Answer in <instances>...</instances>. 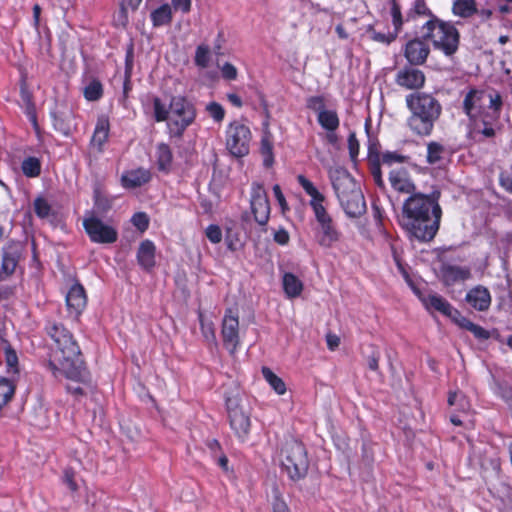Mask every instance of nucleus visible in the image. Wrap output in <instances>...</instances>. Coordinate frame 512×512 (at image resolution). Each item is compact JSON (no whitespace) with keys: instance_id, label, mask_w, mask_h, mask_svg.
<instances>
[{"instance_id":"53","label":"nucleus","mask_w":512,"mask_h":512,"mask_svg":"<svg viewBox=\"0 0 512 512\" xmlns=\"http://www.w3.org/2000/svg\"><path fill=\"white\" fill-rule=\"evenodd\" d=\"M273 193H274V196L276 198V201L278 202L279 206H280V209H281V213L283 215H285L287 212L290 211V207L286 201V198L281 190V187L279 184H275L273 186Z\"/></svg>"},{"instance_id":"48","label":"nucleus","mask_w":512,"mask_h":512,"mask_svg":"<svg viewBox=\"0 0 512 512\" xmlns=\"http://www.w3.org/2000/svg\"><path fill=\"white\" fill-rule=\"evenodd\" d=\"M206 110L209 113L210 117L213 118V120L215 122L219 123V122L223 121V119L225 117V109L218 102H214V101L210 102L206 106Z\"/></svg>"},{"instance_id":"20","label":"nucleus","mask_w":512,"mask_h":512,"mask_svg":"<svg viewBox=\"0 0 512 512\" xmlns=\"http://www.w3.org/2000/svg\"><path fill=\"white\" fill-rule=\"evenodd\" d=\"M66 306L68 313L74 317H79L87 305L86 291L80 283L71 286L66 294Z\"/></svg>"},{"instance_id":"7","label":"nucleus","mask_w":512,"mask_h":512,"mask_svg":"<svg viewBox=\"0 0 512 512\" xmlns=\"http://www.w3.org/2000/svg\"><path fill=\"white\" fill-rule=\"evenodd\" d=\"M170 117L167 130L170 138L182 139L186 129L196 119L197 112L194 104L185 96L174 95L170 98Z\"/></svg>"},{"instance_id":"49","label":"nucleus","mask_w":512,"mask_h":512,"mask_svg":"<svg viewBox=\"0 0 512 512\" xmlns=\"http://www.w3.org/2000/svg\"><path fill=\"white\" fill-rule=\"evenodd\" d=\"M131 223L141 232H145L149 227V217L145 212L133 214Z\"/></svg>"},{"instance_id":"10","label":"nucleus","mask_w":512,"mask_h":512,"mask_svg":"<svg viewBox=\"0 0 512 512\" xmlns=\"http://www.w3.org/2000/svg\"><path fill=\"white\" fill-rule=\"evenodd\" d=\"M252 134L250 128L240 121L229 123L225 131L227 150L235 157H244L249 153Z\"/></svg>"},{"instance_id":"61","label":"nucleus","mask_w":512,"mask_h":512,"mask_svg":"<svg viewBox=\"0 0 512 512\" xmlns=\"http://www.w3.org/2000/svg\"><path fill=\"white\" fill-rule=\"evenodd\" d=\"M274 241L279 245H287L290 241V235L284 228L278 229L273 236Z\"/></svg>"},{"instance_id":"60","label":"nucleus","mask_w":512,"mask_h":512,"mask_svg":"<svg viewBox=\"0 0 512 512\" xmlns=\"http://www.w3.org/2000/svg\"><path fill=\"white\" fill-rule=\"evenodd\" d=\"M221 73L223 78H225L226 80H235L237 78V69L233 64L229 62H226L223 65V67L221 68Z\"/></svg>"},{"instance_id":"16","label":"nucleus","mask_w":512,"mask_h":512,"mask_svg":"<svg viewBox=\"0 0 512 512\" xmlns=\"http://www.w3.org/2000/svg\"><path fill=\"white\" fill-rule=\"evenodd\" d=\"M370 119L365 123V130L368 135V147H367V163L371 176L373 177L374 183L379 188L385 187V182L382 176V170L380 169V156L383 152L380 151L381 145L377 138L371 137L370 135Z\"/></svg>"},{"instance_id":"3","label":"nucleus","mask_w":512,"mask_h":512,"mask_svg":"<svg viewBox=\"0 0 512 512\" xmlns=\"http://www.w3.org/2000/svg\"><path fill=\"white\" fill-rule=\"evenodd\" d=\"M405 104L409 111L406 126L410 132L419 137L430 136L442 114L439 100L431 93L416 91L406 95Z\"/></svg>"},{"instance_id":"57","label":"nucleus","mask_w":512,"mask_h":512,"mask_svg":"<svg viewBox=\"0 0 512 512\" xmlns=\"http://www.w3.org/2000/svg\"><path fill=\"white\" fill-rule=\"evenodd\" d=\"M380 358H381L380 351L378 349L374 348L373 351L371 352V354L367 357L368 368L371 371L378 372V373L380 372V370H379Z\"/></svg>"},{"instance_id":"52","label":"nucleus","mask_w":512,"mask_h":512,"mask_svg":"<svg viewBox=\"0 0 512 512\" xmlns=\"http://www.w3.org/2000/svg\"><path fill=\"white\" fill-rule=\"evenodd\" d=\"M205 235L213 244H218L222 240V230L217 224H210L205 230Z\"/></svg>"},{"instance_id":"15","label":"nucleus","mask_w":512,"mask_h":512,"mask_svg":"<svg viewBox=\"0 0 512 512\" xmlns=\"http://www.w3.org/2000/svg\"><path fill=\"white\" fill-rule=\"evenodd\" d=\"M437 277L448 293H454V287L463 284L472 277L469 267H462L442 262L437 271Z\"/></svg>"},{"instance_id":"28","label":"nucleus","mask_w":512,"mask_h":512,"mask_svg":"<svg viewBox=\"0 0 512 512\" xmlns=\"http://www.w3.org/2000/svg\"><path fill=\"white\" fill-rule=\"evenodd\" d=\"M478 12L476 0H454L452 13L461 18H470Z\"/></svg>"},{"instance_id":"36","label":"nucleus","mask_w":512,"mask_h":512,"mask_svg":"<svg viewBox=\"0 0 512 512\" xmlns=\"http://www.w3.org/2000/svg\"><path fill=\"white\" fill-rule=\"evenodd\" d=\"M21 170L28 178H36L40 176L42 171L40 159L34 156L26 157L21 163Z\"/></svg>"},{"instance_id":"9","label":"nucleus","mask_w":512,"mask_h":512,"mask_svg":"<svg viewBox=\"0 0 512 512\" xmlns=\"http://www.w3.org/2000/svg\"><path fill=\"white\" fill-rule=\"evenodd\" d=\"M225 407L229 425L239 442H246L251 432V417L242 405L241 397L237 395L225 396Z\"/></svg>"},{"instance_id":"33","label":"nucleus","mask_w":512,"mask_h":512,"mask_svg":"<svg viewBox=\"0 0 512 512\" xmlns=\"http://www.w3.org/2000/svg\"><path fill=\"white\" fill-rule=\"evenodd\" d=\"M429 17L431 19L435 16L424 0H415L406 13V22L415 21L419 17Z\"/></svg>"},{"instance_id":"25","label":"nucleus","mask_w":512,"mask_h":512,"mask_svg":"<svg viewBox=\"0 0 512 512\" xmlns=\"http://www.w3.org/2000/svg\"><path fill=\"white\" fill-rule=\"evenodd\" d=\"M19 261V252L12 246L3 250L0 270V280L12 275Z\"/></svg>"},{"instance_id":"5","label":"nucleus","mask_w":512,"mask_h":512,"mask_svg":"<svg viewBox=\"0 0 512 512\" xmlns=\"http://www.w3.org/2000/svg\"><path fill=\"white\" fill-rule=\"evenodd\" d=\"M297 182L311 198L309 205L314 212L315 219L321 230L318 243L323 247H331L340 240L341 232L338 230L333 218L324 206L325 196L320 193L314 184L304 175H298Z\"/></svg>"},{"instance_id":"35","label":"nucleus","mask_w":512,"mask_h":512,"mask_svg":"<svg viewBox=\"0 0 512 512\" xmlns=\"http://www.w3.org/2000/svg\"><path fill=\"white\" fill-rule=\"evenodd\" d=\"M449 318L460 328L468 330L472 332L476 338H480V326L463 316L457 309L453 310Z\"/></svg>"},{"instance_id":"19","label":"nucleus","mask_w":512,"mask_h":512,"mask_svg":"<svg viewBox=\"0 0 512 512\" xmlns=\"http://www.w3.org/2000/svg\"><path fill=\"white\" fill-rule=\"evenodd\" d=\"M430 48L427 39L414 38L409 40L404 47V56L410 65H422L426 62Z\"/></svg>"},{"instance_id":"2","label":"nucleus","mask_w":512,"mask_h":512,"mask_svg":"<svg viewBox=\"0 0 512 512\" xmlns=\"http://www.w3.org/2000/svg\"><path fill=\"white\" fill-rule=\"evenodd\" d=\"M44 329L61 354L59 358L60 367L52 360H49L47 363V368L52 372L53 376L58 377L59 374H62L68 380L77 383H90V372L73 334L62 323L56 321L48 320Z\"/></svg>"},{"instance_id":"63","label":"nucleus","mask_w":512,"mask_h":512,"mask_svg":"<svg viewBox=\"0 0 512 512\" xmlns=\"http://www.w3.org/2000/svg\"><path fill=\"white\" fill-rule=\"evenodd\" d=\"M133 64H134V54H133V46L131 45L129 47V49L127 50L126 56H125L124 74H127V76L132 75Z\"/></svg>"},{"instance_id":"47","label":"nucleus","mask_w":512,"mask_h":512,"mask_svg":"<svg viewBox=\"0 0 512 512\" xmlns=\"http://www.w3.org/2000/svg\"><path fill=\"white\" fill-rule=\"evenodd\" d=\"M486 96L489 100V104L487 105L485 111L501 112L503 101H502V97H501L500 93H498L497 91H494V90H489V91H487Z\"/></svg>"},{"instance_id":"37","label":"nucleus","mask_w":512,"mask_h":512,"mask_svg":"<svg viewBox=\"0 0 512 512\" xmlns=\"http://www.w3.org/2000/svg\"><path fill=\"white\" fill-rule=\"evenodd\" d=\"M153 118L155 122H168L170 117V104L167 106L160 97L152 98Z\"/></svg>"},{"instance_id":"55","label":"nucleus","mask_w":512,"mask_h":512,"mask_svg":"<svg viewBox=\"0 0 512 512\" xmlns=\"http://www.w3.org/2000/svg\"><path fill=\"white\" fill-rule=\"evenodd\" d=\"M63 482L72 492H76L78 490V485L75 481V471L73 470V468H66L64 470Z\"/></svg>"},{"instance_id":"58","label":"nucleus","mask_w":512,"mask_h":512,"mask_svg":"<svg viewBox=\"0 0 512 512\" xmlns=\"http://www.w3.org/2000/svg\"><path fill=\"white\" fill-rule=\"evenodd\" d=\"M502 130L501 124H488L482 123V136L484 137H494L498 132Z\"/></svg>"},{"instance_id":"32","label":"nucleus","mask_w":512,"mask_h":512,"mask_svg":"<svg viewBox=\"0 0 512 512\" xmlns=\"http://www.w3.org/2000/svg\"><path fill=\"white\" fill-rule=\"evenodd\" d=\"M154 27L168 25L172 21V10L169 4H162L151 12L150 15Z\"/></svg>"},{"instance_id":"38","label":"nucleus","mask_w":512,"mask_h":512,"mask_svg":"<svg viewBox=\"0 0 512 512\" xmlns=\"http://www.w3.org/2000/svg\"><path fill=\"white\" fill-rule=\"evenodd\" d=\"M409 160V156L403 155L398 151H385L380 156V167L394 169V165L403 164Z\"/></svg>"},{"instance_id":"22","label":"nucleus","mask_w":512,"mask_h":512,"mask_svg":"<svg viewBox=\"0 0 512 512\" xmlns=\"http://www.w3.org/2000/svg\"><path fill=\"white\" fill-rule=\"evenodd\" d=\"M110 122L107 116H100L97 119L93 135L90 140V146L96 150L98 154L104 152V146L109 139Z\"/></svg>"},{"instance_id":"54","label":"nucleus","mask_w":512,"mask_h":512,"mask_svg":"<svg viewBox=\"0 0 512 512\" xmlns=\"http://www.w3.org/2000/svg\"><path fill=\"white\" fill-rule=\"evenodd\" d=\"M111 206V201L108 198L102 197L99 194L95 195L94 207L99 213L104 214L108 212L111 209Z\"/></svg>"},{"instance_id":"59","label":"nucleus","mask_w":512,"mask_h":512,"mask_svg":"<svg viewBox=\"0 0 512 512\" xmlns=\"http://www.w3.org/2000/svg\"><path fill=\"white\" fill-rule=\"evenodd\" d=\"M20 96H21L22 101L26 104L27 109H31L32 111H34L35 106L33 103V95L27 89L25 84H23L20 88Z\"/></svg>"},{"instance_id":"45","label":"nucleus","mask_w":512,"mask_h":512,"mask_svg":"<svg viewBox=\"0 0 512 512\" xmlns=\"http://www.w3.org/2000/svg\"><path fill=\"white\" fill-rule=\"evenodd\" d=\"M326 97L324 95H312L306 98L305 106L308 110L315 112L317 115L326 109Z\"/></svg>"},{"instance_id":"14","label":"nucleus","mask_w":512,"mask_h":512,"mask_svg":"<svg viewBox=\"0 0 512 512\" xmlns=\"http://www.w3.org/2000/svg\"><path fill=\"white\" fill-rule=\"evenodd\" d=\"M250 208L255 222L266 226L270 219V202L267 192L261 183L253 182L250 192Z\"/></svg>"},{"instance_id":"26","label":"nucleus","mask_w":512,"mask_h":512,"mask_svg":"<svg viewBox=\"0 0 512 512\" xmlns=\"http://www.w3.org/2000/svg\"><path fill=\"white\" fill-rule=\"evenodd\" d=\"M156 163L159 171L169 173L173 163V153L166 143H159L156 148Z\"/></svg>"},{"instance_id":"8","label":"nucleus","mask_w":512,"mask_h":512,"mask_svg":"<svg viewBox=\"0 0 512 512\" xmlns=\"http://www.w3.org/2000/svg\"><path fill=\"white\" fill-rule=\"evenodd\" d=\"M281 465L290 480L297 482L307 476L309 459L303 442L291 439L281 449Z\"/></svg>"},{"instance_id":"13","label":"nucleus","mask_w":512,"mask_h":512,"mask_svg":"<svg viewBox=\"0 0 512 512\" xmlns=\"http://www.w3.org/2000/svg\"><path fill=\"white\" fill-rule=\"evenodd\" d=\"M221 337L224 348L230 355H235L240 346L238 311L227 308L221 323Z\"/></svg>"},{"instance_id":"39","label":"nucleus","mask_w":512,"mask_h":512,"mask_svg":"<svg viewBox=\"0 0 512 512\" xmlns=\"http://www.w3.org/2000/svg\"><path fill=\"white\" fill-rule=\"evenodd\" d=\"M103 85L98 79H93L84 88L83 95L87 101H98L103 97Z\"/></svg>"},{"instance_id":"23","label":"nucleus","mask_w":512,"mask_h":512,"mask_svg":"<svg viewBox=\"0 0 512 512\" xmlns=\"http://www.w3.org/2000/svg\"><path fill=\"white\" fill-rule=\"evenodd\" d=\"M151 179L152 174L150 170L139 167L137 169H132L123 173L121 177V183L125 188L134 189L147 184Z\"/></svg>"},{"instance_id":"27","label":"nucleus","mask_w":512,"mask_h":512,"mask_svg":"<svg viewBox=\"0 0 512 512\" xmlns=\"http://www.w3.org/2000/svg\"><path fill=\"white\" fill-rule=\"evenodd\" d=\"M282 284L283 290L288 298L300 296L304 288L302 281L291 272L284 273Z\"/></svg>"},{"instance_id":"42","label":"nucleus","mask_w":512,"mask_h":512,"mask_svg":"<svg viewBox=\"0 0 512 512\" xmlns=\"http://www.w3.org/2000/svg\"><path fill=\"white\" fill-rule=\"evenodd\" d=\"M367 34H368V36H369V38L371 40H373L375 42H378V43H381V44H384V45L391 44L397 38L396 32H393V31H388V32L377 31L373 26H369L367 28Z\"/></svg>"},{"instance_id":"56","label":"nucleus","mask_w":512,"mask_h":512,"mask_svg":"<svg viewBox=\"0 0 512 512\" xmlns=\"http://www.w3.org/2000/svg\"><path fill=\"white\" fill-rule=\"evenodd\" d=\"M272 511L273 512H291L288 504L284 501L282 496L277 493L273 496L272 501Z\"/></svg>"},{"instance_id":"12","label":"nucleus","mask_w":512,"mask_h":512,"mask_svg":"<svg viewBox=\"0 0 512 512\" xmlns=\"http://www.w3.org/2000/svg\"><path fill=\"white\" fill-rule=\"evenodd\" d=\"M82 225L92 243L113 244L118 240L117 229L112 225L104 223L95 215L85 217Z\"/></svg>"},{"instance_id":"31","label":"nucleus","mask_w":512,"mask_h":512,"mask_svg":"<svg viewBox=\"0 0 512 512\" xmlns=\"http://www.w3.org/2000/svg\"><path fill=\"white\" fill-rule=\"evenodd\" d=\"M317 122L324 130H338L340 119L336 110L321 111L317 115Z\"/></svg>"},{"instance_id":"34","label":"nucleus","mask_w":512,"mask_h":512,"mask_svg":"<svg viewBox=\"0 0 512 512\" xmlns=\"http://www.w3.org/2000/svg\"><path fill=\"white\" fill-rule=\"evenodd\" d=\"M261 373L263 375V378L267 381V383L278 395H283L286 393L287 388L285 382L279 376H277L269 367H262Z\"/></svg>"},{"instance_id":"11","label":"nucleus","mask_w":512,"mask_h":512,"mask_svg":"<svg viewBox=\"0 0 512 512\" xmlns=\"http://www.w3.org/2000/svg\"><path fill=\"white\" fill-rule=\"evenodd\" d=\"M463 112L468 117L467 138L470 144L477 143L480 140V91L476 88H470L462 102Z\"/></svg>"},{"instance_id":"62","label":"nucleus","mask_w":512,"mask_h":512,"mask_svg":"<svg viewBox=\"0 0 512 512\" xmlns=\"http://www.w3.org/2000/svg\"><path fill=\"white\" fill-rule=\"evenodd\" d=\"M500 114L501 112H497V111H484L482 112V123H488V124H500L499 122V119H500Z\"/></svg>"},{"instance_id":"4","label":"nucleus","mask_w":512,"mask_h":512,"mask_svg":"<svg viewBox=\"0 0 512 512\" xmlns=\"http://www.w3.org/2000/svg\"><path fill=\"white\" fill-rule=\"evenodd\" d=\"M329 177L346 216L352 219L363 216L367 211V205L362 190L354 177L344 168L331 170Z\"/></svg>"},{"instance_id":"43","label":"nucleus","mask_w":512,"mask_h":512,"mask_svg":"<svg viewBox=\"0 0 512 512\" xmlns=\"http://www.w3.org/2000/svg\"><path fill=\"white\" fill-rule=\"evenodd\" d=\"M445 153V147L435 141L428 143L427 145V162L434 165L443 159Z\"/></svg>"},{"instance_id":"17","label":"nucleus","mask_w":512,"mask_h":512,"mask_svg":"<svg viewBox=\"0 0 512 512\" xmlns=\"http://www.w3.org/2000/svg\"><path fill=\"white\" fill-rule=\"evenodd\" d=\"M415 66L408 64L399 69L395 75V83L407 90L420 91L425 85L426 76Z\"/></svg>"},{"instance_id":"51","label":"nucleus","mask_w":512,"mask_h":512,"mask_svg":"<svg viewBox=\"0 0 512 512\" xmlns=\"http://www.w3.org/2000/svg\"><path fill=\"white\" fill-rule=\"evenodd\" d=\"M465 301L472 308L480 310V285L473 287L465 296Z\"/></svg>"},{"instance_id":"46","label":"nucleus","mask_w":512,"mask_h":512,"mask_svg":"<svg viewBox=\"0 0 512 512\" xmlns=\"http://www.w3.org/2000/svg\"><path fill=\"white\" fill-rule=\"evenodd\" d=\"M210 61V49L207 45H199L196 48L194 62L200 68H206Z\"/></svg>"},{"instance_id":"1","label":"nucleus","mask_w":512,"mask_h":512,"mask_svg":"<svg viewBox=\"0 0 512 512\" xmlns=\"http://www.w3.org/2000/svg\"><path fill=\"white\" fill-rule=\"evenodd\" d=\"M440 192H416L403 202L400 224L410 238L426 243L432 241L440 227L442 208Z\"/></svg>"},{"instance_id":"30","label":"nucleus","mask_w":512,"mask_h":512,"mask_svg":"<svg viewBox=\"0 0 512 512\" xmlns=\"http://www.w3.org/2000/svg\"><path fill=\"white\" fill-rule=\"evenodd\" d=\"M447 402L451 408V412H460L464 416L468 415L470 404L463 393L458 391L450 392Z\"/></svg>"},{"instance_id":"24","label":"nucleus","mask_w":512,"mask_h":512,"mask_svg":"<svg viewBox=\"0 0 512 512\" xmlns=\"http://www.w3.org/2000/svg\"><path fill=\"white\" fill-rule=\"evenodd\" d=\"M155 254V244L149 239L143 240L136 255L139 266L145 271H151L156 265Z\"/></svg>"},{"instance_id":"18","label":"nucleus","mask_w":512,"mask_h":512,"mask_svg":"<svg viewBox=\"0 0 512 512\" xmlns=\"http://www.w3.org/2000/svg\"><path fill=\"white\" fill-rule=\"evenodd\" d=\"M388 179L391 187L398 193L412 195L417 192V187L405 167H397L389 170Z\"/></svg>"},{"instance_id":"29","label":"nucleus","mask_w":512,"mask_h":512,"mask_svg":"<svg viewBox=\"0 0 512 512\" xmlns=\"http://www.w3.org/2000/svg\"><path fill=\"white\" fill-rule=\"evenodd\" d=\"M200 330L205 341L211 346H217V338L215 333V326L211 320H206L205 315L201 309L197 311Z\"/></svg>"},{"instance_id":"41","label":"nucleus","mask_w":512,"mask_h":512,"mask_svg":"<svg viewBox=\"0 0 512 512\" xmlns=\"http://www.w3.org/2000/svg\"><path fill=\"white\" fill-rule=\"evenodd\" d=\"M260 152L261 155L263 156V165L266 168L271 167L274 163L273 142L267 135L261 138Z\"/></svg>"},{"instance_id":"6","label":"nucleus","mask_w":512,"mask_h":512,"mask_svg":"<svg viewBox=\"0 0 512 512\" xmlns=\"http://www.w3.org/2000/svg\"><path fill=\"white\" fill-rule=\"evenodd\" d=\"M424 38L432 41L434 48L444 52L445 55H453L459 46L460 35L456 27L433 16L424 25Z\"/></svg>"},{"instance_id":"50","label":"nucleus","mask_w":512,"mask_h":512,"mask_svg":"<svg viewBox=\"0 0 512 512\" xmlns=\"http://www.w3.org/2000/svg\"><path fill=\"white\" fill-rule=\"evenodd\" d=\"M348 151L350 159L356 162L360 151V144L355 132H350L348 135Z\"/></svg>"},{"instance_id":"21","label":"nucleus","mask_w":512,"mask_h":512,"mask_svg":"<svg viewBox=\"0 0 512 512\" xmlns=\"http://www.w3.org/2000/svg\"><path fill=\"white\" fill-rule=\"evenodd\" d=\"M414 294L419 298L428 310H435L449 317L455 308L442 296L438 294H424L417 287H412Z\"/></svg>"},{"instance_id":"40","label":"nucleus","mask_w":512,"mask_h":512,"mask_svg":"<svg viewBox=\"0 0 512 512\" xmlns=\"http://www.w3.org/2000/svg\"><path fill=\"white\" fill-rule=\"evenodd\" d=\"M390 16L393 25L392 31L396 32V35L398 36L406 20L403 17L400 4L396 0L391 1Z\"/></svg>"},{"instance_id":"64","label":"nucleus","mask_w":512,"mask_h":512,"mask_svg":"<svg viewBox=\"0 0 512 512\" xmlns=\"http://www.w3.org/2000/svg\"><path fill=\"white\" fill-rule=\"evenodd\" d=\"M172 5L175 10H180L183 13H188L191 10V0H172Z\"/></svg>"},{"instance_id":"44","label":"nucleus","mask_w":512,"mask_h":512,"mask_svg":"<svg viewBox=\"0 0 512 512\" xmlns=\"http://www.w3.org/2000/svg\"><path fill=\"white\" fill-rule=\"evenodd\" d=\"M33 209L40 219L48 218L52 214V206L43 196H37L33 201Z\"/></svg>"}]
</instances>
